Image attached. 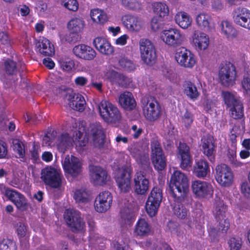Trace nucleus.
Instances as JSON below:
<instances>
[{"label":"nucleus","instance_id":"obj_1","mask_svg":"<svg viewBox=\"0 0 250 250\" xmlns=\"http://www.w3.org/2000/svg\"><path fill=\"white\" fill-rule=\"evenodd\" d=\"M84 131L83 128H79L78 130H76L73 134V139H72L67 133L62 134L59 136L56 141L59 150L64 152L73 146V143L76 145L78 150H83L88 143L87 138L83 135Z\"/></svg>","mask_w":250,"mask_h":250},{"label":"nucleus","instance_id":"obj_2","mask_svg":"<svg viewBox=\"0 0 250 250\" xmlns=\"http://www.w3.org/2000/svg\"><path fill=\"white\" fill-rule=\"evenodd\" d=\"M169 187L173 197L181 200L188 191L189 182L187 176L179 170H175L171 175Z\"/></svg>","mask_w":250,"mask_h":250},{"label":"nucleus","instance_id":"obj_3","mask_svg":"<svg viewBox=\"0 0 250 250\" xmlns=\"http://www.w3.org/2000/svg\"><path fill=\"white\" fill-rule=\"evenodd\" d=\"M221 96L231 117L235 119L241 118L244 114L243 105L237 94L235 92L223 91Z\"/></svg>","mask_w":250,"mask_h":250},{"label":"nucleus","instance_id":"obj_4","mask_svg":"<svg viewBox=\"0 0 250 250\" xmlns=\"http://www.w3.org/2000/svg\"><path fill=\"white\" fill-rule=\"evenodd\" d=\"M0 192L6 199L14 204L18 210L23 211L28 208V200L24 195L17 190L0 184Z\"/></svg>","mask_w":250,"mask_h":250},{"label":"nucleus","instance_id":"obj_5","mask_svg":"<svg viewBox=\"0 0 250 250\" xmlns=\"http://www.w3.org/2000/svg\"><path fill=\"white\" fill-rule=\"evenodd\" d=\"M100 116L106 122L115 123L121 118L118 107L108 100H103L98 105Z\"/></svg>","mask_w":250,"mask_h":250},{"label":"nucleus","instance_id":"obj_6","mask_svg":"<svg viewBox=\"0 0 250 250\" xmlns=\"http://www.w3.org/2000/svg\"><path fill=\"white\" fill-rule=\"evenodd\" d=\"M41 179L44 184L53 188L61 187L63 176L59 167L47 166L41 171Z\"/></svg>","mask_w":250,"mask_h":250},{"label":"nucleus","instance_id":"obj_7","mask_svg":"<svg viewBox=\"0 0 250 250\" xmlns=\"http://www.w3.org/2000/svg\"><path fill=\"white\" fill-rule=\"evenodd\" d=\"M141 106L143 115L148 121H155L161 116V106L153 97H147L144 98L142 101Z\"/></svg>","mask_w":250,"mask_h":250},{"label":"nucleus","instance_id":"obj_8","mask_svg":"<svg viewBox=\"0 0 250 250\" xmlns=\"http://www.w3.org/2000/svg\"><path fill=\"white\" fill-rule=\"evenodd\" d=\"M140 57L143 62L147 65L155 63L157 55L156 50L152 42L147 39H141L139 42Z\"/></svg>","mask_w":250,"mask_h":250},{"label":"nucleus","instance_id":"obj_9","mask_svg":"<svg viewBox=\"0 0 250 250\" xmlns=\"http://www.w3.org/2000/svg\"><path fill=\"white\" fill-rule=\"evenodd\" d=\"M150 158L156 170H163L167 166V159L159 143L154 140L151 144Z\"/></svg>","mask_w":250,"mask_h":250},{"label":"nucleus","instance_id":"obj_10","mask_svg":"<svg viewBox=\"0 0 250 250\" xmlns=\"http://www.w3.org/2000/svg\"><path fill=\"white\" fill-rule=\"evenodd\" d=\"M160 38L167 46L176 47L182 44L184 36L180 30L175 28H170L162 31Z\"/></svg>","mask_w":250,"mask_h":250},{"label":"nucleus","instance_id":"obj_11","mask_svg":"<svg viewBox=\"0 0 250 250\" xmlns=\"http://www.w3.org/2000/svg\"><path fill=\"white\" fill-rule=\"evenodd\" d=\"M62 166L66 176L77 177L82 173V163L79 158L73 155H66L62 162Z\"/></svg>","mask_w":250,"mask_h":250},{"label":"nucleus","instance_id":"obj_12","mask_svg":"<svg viewBox=\"0 0 250 250\" xmlns=\"http://www.w3.org/2000/svg\"><path fill=\"white\" fill-rule=\"evenodd\" d=\"M162 200V190L158 188H154L146 204V210L149 216L153 217L157 214Z\"/></svg>","mask_w":250,"mask_h":250},{"label":"nucleus","instance_id":"obj_13","mask_svg":"<svg viewBox=\"0 0 250 250\" xmlns=\"http://www.w3.org/2000/svg\"><path fill=\"white\" fill-rule=\"evenodd\" d=\"M215 179L222 187L230 186L233 182L234 176L230 168L225 164L218 165L215 168Z\"/></svg>","mask_w":250,"mask_h":250},{"label":"nucleus","instance_id":"obj_14","mask_svg":"<svg viewBox=\"0 0 250 250\" xmlns=\"http://www.w3.org/2000/svg\"><path fill=\"white\" fill-rule=\"evenodd\" d=\"M191 187L193 194L199 198H207L213 195V188L209 182L196 180L192 182Z\"/></svg>","mask_w":250,"mask_h":250},{"label":"nucleus","instance_id":"obj_15","mask_svg":"<svg viewBox=\"0 0 250 250\" xmlns=\"http://www.w3.org/2000/svg\"><path fill=\"white\" fill-rule=\"evenodd\" d=\"M236 75L235 68L231 63L223 65L219 72V78L222 84L227 87L235 84Z\"/></svg>","mask_w":250,"mask_h":250},{"label":"nucleus","instance_id":"obj_16","mask_svg":"<svg viewBox=\"0 0 250 250\" xmlns=\"http://www.w3.org/2000/svg\"><path fill=\"white\" fill-rule=\"evenodd\" d=\"M175 59L177 62L185 68H191L196 62L195 55L185 48H180L175 54Z\"/></svg>","mask_w":250,"mask_h":250},{"label":"nucleus","instance_id":"obj_17","mask_svg":"<svg viewBox=\"0 0 250 250\" xmlns=\"http://www.w3.org/2000/svg\"><path fill=\"white\" fill-rule=\"evenodd\" d=\"M130 154L134 158L142 167L149 168L150 163L147 149L140 144H136L130 148Z\"/></svg>","mask_w":250,"mask_h":250},{"label":"nucleus","instance_id":"obj_18","mask_svg":"<svg viewBox=\"0 0 250 250\" xmlns=\"http://www.w3.org/2000/svg\"><path fill=\"white\" fill-rule=\"evenodd\" d=\"M115 178L119 188L126 192L131 188V177L126 167H119L115 172Z\"/></svg>","mask_w":250,"mask_h":250},{"label":"nucleus","instance_id":"obj_19","mask_svg":"<svg viewBox=\"0 0 250 250\" xmlns=\"http://www.w3.org/2000/svg\"><path fill=\"white\" fill-rule=\"evenodd\" d=\"M63 92L65 99L68 101V104L71 108L80 112L84 109L86 102L83 95L75 93L71 89H67Z\"/></svg>","mask_w":250,"mask_h":250},{"label":"nucleus","instance_id":"obj_20","mask_svg":"<svg viewBox=\"0 0 250 250\" xmlns=\"http://www.w3.org/2000/svg\"><path fill=\"white\" fill-rule=\"evenodd\" d=\"M64 218L73 231L82 230L85 226L80 212L76 210H66L64 213Z\"/></svg>","mask_w":250,"mask_h":250},{"label":"nucleus","instance_id":"obj_21","mask_svg":"<svg viewBox=\"0 0 250 250\" xmlns=\"http://www.w3.org/2000/svg\"><path fill=\"white\" fill-rule=\"evenodd\" d=\"M191 46L197 51H204L209 45V39L206 33L199 30H195L189 38Z\"/></svg>","mask_w":250,"mask_h":250},{"label":"nucleus","instance_id":"obj_22","mask_svg":"<svg viewBox=\"0 0 250 250\" xmlns=\"http://www.w3.org/2000/svg\"><path fill=\"white\" fill-rule=\"evenodd\" d=\"M234 23L244 28L250 30V10L245 7H237L232 12Z\"/></svg>","mask_w":250,"mask_h":250},{"label":"nucleus","instance_id":"obj_23","mask_svg":"<svg viewBox=\"0 0 250 250\" xmlns=\"http://www.w3.org/2000/svg\"><path fill=\"white\" fill-rule=\"evenodd\" d=\"M122 21L125 28L131 32L140 31L143 29L144 24L140 18L131 14H126L123 16Z\"/></svg>","mask_w":250,"mask_h":250},{"label":"nucleus","instance_id":"obj_24","mask_svg":"<svg viewBox=\"0 0 250 250\" xmlns=\"http://www.w3.org/2000/svg\"><path fill=\"white\" fill-rule=\"evenodd\" d=\"M135 191L140 195L145 194L148 190L149 182L146 174L142 171H137L133 178Z\"/></svg>","mask_w":250,"mask_h":250},{"label":"nucleus","instance_id":"obj_25","mask_svg":"<svg viewBox=\"0 0 250 250\" xmlns=\"http://www.w3.org/2000/svg\"><path fill=\"white\" fill-rule=\"evenodd\" d=\"M90 177V182L95 186L105 185L110 179L107 172L98 166H94L92 167Z\"/></svg>","mask_w":250,"mask_h":250},{"label":"nucleus","instance_id":"obj_26","mask_svg":"<svg viewBox=\"0 0 250 250\" xmlns=\"http://www.w3.org/2000/svg\"><path fill=\"white\" fill-rule=\"evenodd\" d=\"M112 202V196L109 191L102 192L96 197L94 207L99 212H104L110 207Z\"/></svg>","mask_w":250,"mask_h":250},{"label":"nucleus","instance_id":"obj_27","mask_svg":"<svg viewBox=\"0 0 250 250\" xmlns=\"http://www.w3.org/2000/svg\"><path fill=\"white\" fill-rule=\"evenodd\" d=\"M73 54L77 57L84 60H92L96 56V52L91 47L80 44L75 46L73 48Z\"/></svg>","mask_w":250,"mask_h":250},{"label":"nucleus","instance_id":"obj_28","mask_svg":"<svg viewBox=\"0 0 250 250\" xmlns=\"http://www.w3.org/2000/svg\"><path fill=\"white\" fill-rule=\"evenodd\" d=\"M93 43L96 49L102 54L110 55L114 51L113 46L104 38L97 37L93 40Z\"/></svg>","mask_w":250,"mask_h":250},{"label":"nucleus","instance_id":"obj_29","mask_svg":"<svg viewBox=\"0 0 250 250\" xmlns=\"http://www.w3.org/2000/svg\"><path fill=\"white\" fill-rule=\"evenodd\" d=\"M177 157L181 160L180 166L185 168L190 166L191 157L189 148L186 144L180 143L177 149Z\"/></svg>","mask_w":250,"mask_h":250},{"label":"nucleus","instance_id":"obj_30","mask_svg":"<svg viewBox=\"0 0 250 250\" xmlns=\"http://www.w3.org/2000/svg\"><path fill=\"white\" fill-rule=\"evenodd\" d=\"M201 146L203 153L210 161L214 160L215 146L213 138L209 136H204L201 140Z\"/></svg>","mask_w":250,"mask_h":250},{"label":"nucleus","instance_id":"obj_31","mask_svg":"<svg viewBox=\"0 0 250 250\" xmlns=\"http://www.w3.org/2000/svg\"><path fill=\"white\" fill-rule=\"evenodd\" d=\"M119 104L124 109L129 111L132 110L136 106V102L132 94L127 91L120 95Z\"/></svg>","mask_w":250,"mask_h":250},{"label":"nucleus","instance_id":"obj_32","mask_svg":"<svg viewBox=\"0 0 250 250\" xmlns=\"http://www.w3.org/2000/svg\"><path fill=\"white\" fill-rule=\"evenodd\" d=\"M182 88L184 94L192 101L196 100L200 96L195 84L189 80L185 81L182 84Z\"/></svg>","mask_w":250,"mask_h":250},{"label":"nucleus","instance_id":"obj_33","mask_svg":"<svg viewBox=\"0 0 250 250\" xmlns=\"http://www.w3.org/2000/svg\"><path fill=\"white\" fill-rule=\"evenodd\" d=\"M90 128L94 145L96 147H101L104 143V135L101 125L99 124L92 125Z\"/></svg>","mask_w":250,"mask_h":250},{"label":"nucleus","instance_id":"obj_34","mask_svg":"<svg viewBox=\"0 0 250 250\" xmlns=\"http://www.w3.org/2000/svg\"><path fill=\"white\" fill-rule=\"evenodd\" d=\"M39 53L43 56H51L54 54V45L46 38L40 40L37 44Z\"/></svg>","mask_w":250,"mask_h":250},{"label":"nucleus","instance_id":"obj_35","mask_svg":"<svg viewBox=\"0 0 250 250\" xmlns=\"http://www.w3.org/2000/svg\"><path fill=\"white\" fill-rule=\"evenodd\" d=\"M195 22L197 27L205 31H209L211 27V18L205 13H200L195 17Z\"/></svg>","mask_w":250,"mask_h":250},{"label":"nucleus","instance_id":"obj_36","mask_svg":"<svg viewBox=\"0 0 250 250\" xmlns=\"http://www.w3.org/2000/svg\"><path fill=\"white\" fill-rule=\"evenodd\" d=\"M176 23L182 29H187L192 24V20L187 13L184 11L178 12L175 16Z\"/></svg>","mask_w":250,"mask_h":250},{"label":"nucleus","instance_id":"obj_37","mask_svg":"<svg viewBox=\"0 0 250 250\" xmlns=\"http://www.w3.org/2000/svg\"><path fill=\"white\" fill-rule=\"evenodd\" d=\"M90 16L92 21L97 24H104L108 20V17L106 12L99 8L91 10Z\"/></svg>","mask_w":250,"mask_h":250},{"label":"nucleus","instance_id":"obj_38","mask_svg":"<svg viewBox=\"0 0 250 250\" xmlns=\"http://www.w3.org/2000/svg\"><path fill=\"white\" fill-rule=\"evenodd\" d=\"M209 172L208 163L204 160H199L196 162L194 167V172L198 178L206 177Z\"/></svg>","mask_w":250,"mask_h":250},{"label":"nucleus","instance_id":"obj_39","mask_svg":"<svg viewBox=\"0 0 250 250\" xmlns=\"http://www.w3.org/2000/svg\"><path fill=\"white\" fill-rule=\"evenodd\" d=\"M84 26V21L80 18L75 17L71 19L67 23L69 30L73 33L82 32Z\"/></svg>","mask_w":250,"mask_h":250},{"label":"nucleus","instance_id":"obj_40","mask_svg":"<svg viewBox=\"0 0 250 250\" xmlns=\"http://www.w3.org/2000/svg\"><path fill=\"white\" fill-rule=\"evenodd\" d=\"M221 33L227 38L233 39L237 36V31L232 23L228 21H223L221 25Z\"/></svg>","mask_w":250,"mask_h":250},{"label":"nucleus","instance_id":"obj_41","mask_svg":"<svg viewBox=\"0 0 250 250\" xmlns=\"http://www.w3.org/2000/svg\"><path fill=\"white\" fill-rule=\"evenodd\" d=\"M15 227L18 238L21 240L24 239L27 241L30 236V232L27 224L24 222H19L17 224Z\"/></svg>","mask_w":250,"mask_h":250},{"label":"nucleus","instance_id":"obj_42","mask_svg":"<svg viewBox=\"0 0 250 250\" xmlns=\"http://www.w3.org/2000/svg\"><path fill=\"white\" fill-rule=\"evenodd\" d=\"M150 231V227L144 219H139L135 226V232L138 235H146Z\"/></svg>","mask_w":250,"mask_h":250},{"label":"nucleus","instance_id":"obj_43","mask_svg":"<svg viewBox=\"0 0 250 250\" xmlns=\"http://www.w3.org/2000/svg\"><path fill=\"white\" fill-rule=\"evenodd\" d=\"M104 239L99 234L94 232L90 233L89 236V246L91 250H97V248L101 247V245H104Z\"/></svg>","mask_w":250,"mask_h":250},{"label":"nucleus","instance_id":"obj_44","mask_svg":"<svg viewBox=\"0 0 250 250\" xmlns=\"http://www.w3.org/2000/svg\"><path fill=\"white\" fill-rule=\"evenodd\" d=\"M152 8L154 13L160 18L165 17L169 14L168 7L165 3L155 2L152 4Z\"/></svg>","mask_w":250,"mask_h":250},{"label":"nucleus","instance_id":"obj_45","mask_svg":"<svg viewBox=\"0 0 250 250\" xmlns=\"http://www.w3.org/2000/svg\"><path fill=\"white\" fill-rule=\"evenodd\" d=\"M119 66L123 70L127 71H134L136 69L134 63L125 56H120L118 59Z\"/></svg>","mask_w":250,"mask_h":250},{"label":"nucleus","instance_id":"obj_46","mask_svg":"<svg viewBox=\"0 0 250 250\" xmlns=\"http://www.w3.org/2000/svg\"><path fill=\"white\" fill-rule=\"evenodd\" d=\"M226 210V207L222 200L220 199L215 200L214 204L213 213L216 218L223 219Z\"/></svg>","mask_w":250,"mask_h":250},{"label":"nucleus","instance_id":"obj_47","mask_svg":"<svg viewBox=\"0 0 250 250\" xmlns=\"http://www.w3.org/2000/svg\"><path fill=\"white\" fill-rule=\"evenodd\" d=\"M111 81L123 86L126 85L130 82V79L114 71L110 72Z\"/></svg>","mask_w":250,"mask_h":250},{"label":"nucleus","instance_id":"obj_48","mask_svg":"<svg viewBox=\"0 0 250 250\" xmlns=\"http://www.w3.org/2000/svg\"><path fill=\"white\" fill-rule=\"evenodd\" d=\"M133 214L128 208H124L121 211L120 223L122 226L130 225L133 219Z\"/></svg>","mask_w":250,"mask_h":250},{"label":"nucleus","instance_id":"obj_49","mask_svg":"<svg viewBox=\"0 0 250 250\" xmlns=\"http://www.w3.org/2000/svg\"><path fill=\"white\" fill-rule=\"evenodd\" d=\"M77 202L86 203L89 201V196L88 193L84 190H76L73 196Z\"/></svg>","mask_w":250,"mask_h":250},{"label":"nucleus","instance_id":"obj_50","mask_svg":"<svg viewBox=\"0 0 250 250\" xmlns=\"http://www.w3.org/2000/svg\"><path fill=\"white\" fill-rule=\"evenodd\" d=\"M61 68L65 71L69 72L75 66L74 61L67 58H62L59 60Z\"/></svg>","mask_w":250,"mask_h":250},{"label":"nucleus","instance_id":"obj_51","mask_svg":"<svg viewBox=\"0 0 250 250\" xmlns=\"http://www.w3.org/2000/svg\"><path fill=\"white\" fill-rule=\"evenodd\" d=\"M4 69L7 74L13 75L17 73L18 66L14 61L7 60L4 62Z\"/></svg>","mask_w":250,"mask_h":250},{"label":"nucleus","instance_id":"obj_52","mask_svg":"<svg viewBox=\"0 0 250 250\" xmlns=\"http://www.w3.org/2000/svg\"><path fill=\"white\" fill-rule=\"evenodd\" d=\"M174 214L180 219H184L187 216L188 211L186 208L181 204L175 203L173 207Z\"/></svg>","mask_w":250,"mask_h":250},{"label":"nucleus","instance_id":"obj_53","mask_svg":"<svg viewBox=\"0 0 250 250\" xmlns=\"http://www.w3.org/2000/svg\"><path fill=\"white\" fill-rule=\"evenodd\" d=\"M143 245L148 248L150 250H172L167 244L152 243L150 241H146Z\"/></svg>","mask_w":250,"mask_h":250},{"label":"nucleus","instance_id":"obj_54","mask_svg":"<svg viewBox=\"0 0 250 250\" xmlns=\"http://www.w3.org/2000/svg\"><path fill=\"white\" fill-rule=\"evenodd\" d=\"M122 5L126 8L138 10L141 8V3L138 0H121Z\"/></svg>","mask_w":250,"mask_h":250},{"label":"nucleus","instance_id":"obj_55","mask_svg":"<svg viewBox=\"0 0 250 250\" xmlns=\"http://www.w3.org/2000/svg\"><path fill=\"white\" fill-rule=\"evenodd\" d=\"M0 250H16V243L9 239H3L0 242Z\"/></svg>","mask_w":250,"mask_h":250},{"label":"nucleus","instance_id":"obj_56","mask_svg":"<svg viewBox=\"0 0 250 250\" xmlns=\"http://www.w3.org/2000/svg\"><path fill=\"white\" fill-rule=\"evenodd\" d=\"M13 149L20 158H23L25 155L24 146L23 143L19 140H15L13 142Z\"/></svg>","mask_w":250,"mask_h":250},{"label":"nucleus","instance_id":"obj_57","mask_svg":"<svg viewBox=\"0 0 250 250\" xmlns=\"http://www.w3.org/2000/svg\"><path fill=\"white\" fill-rule=\"evenodd\" d=\"M228 244L230 250H239L242 245V240L240 238L232 237L229 239Z\"/></svg>","mask_w":250,"mask_h":250},{"label":"nucleus","instance_id":"obj_58","mask_svg":"<svg viewBox=\"0 0 250 250\" xmlns=\"http://www.w3.org/2000/svg\"><path fill=\"white\" fill-rule=\"evenodd\" d=\"M62 3L70 11H76L78 9L79 4L76 0H62Z\"/></svg>","mask_w":250,"mask_h":250},{"label":"nucleus","instance_id":"obj_59","mask_svg":"<svg viewBox=\"0 0 250 250\" xmlns=\"http://www.w3.org/2000/svg\"><path fill=\"white\" fill-rule=\"evenodd\" d=\"M183 123L185 124L186 127L189 126L193 122V117L192 114L186 111L182 117Z\"/></svg>","mask_w":250,"mask_h":250},{"label":"nucleus","instance_id":"obj_60","mask_svg":"<svg viewBox=\"0 0 250 250\" xmlns=\"http://www.w3.org/2000/svg\"><path fill=\"white\" fill-rule=\"evenodd\" d=\"M0 42L4 47H9L11 45L10 39L6 33H0Z\"/></svg>","mask_w":250,"mask_h":250},{"label":"nucleus","instance_id":"obj_61","mask_svg":"<svg viewBox=\"0 0 250 250\" xmlns=\"http://www.w3.org/2000/svg\"><path fill=\"white\" fill-rule=\"evenodd\" d=\"M36 8L41 16H44L47 12V6L46 3L39 1L37 4Z\"/></svg>","mask_w":250,"mask_h":250},{"label":"nucleus","instance_id":"obj_62","mask_svg":"<svg viewBox=\"0 0 250 250\" xmlns=\"http://www.w3.org/2000/svg\"><path fill=\"white\" fill-rule=\"evenodd\" d=\"M241 85L245 92L248 93L250 91V77L248 75L244 76Z\"/></svg>","mask_w":250,"mask_h":250},{"label":"nucleus","instance_id":"obj_63","mask_svg":"<svg viewBox=\"0 0 250 250\" xmlns=\"http://www.w3.org/2000/svg\"><path fill=\"white\" fill-rule=\"evenodd\" d=\"M229 228V222L228 219H222L219 223V229L222 233H226Z\"/></svg>","mask_w":250,"mask_h":250},{"label":"nucleus","instance_id":"obj_64","mask_svg":"<svg viewBox=\"0 0 250 250\" xmlns=\"http://www.w3.org/2000/svg\"><path fill=\"white\" fill-rule=\"evenodd\" d=\"M112 250H130V248L127 245L123 246L118 242H114L112 244Z\"/></svg>","mask_w":250,"mask_h":250}]
</instances>
